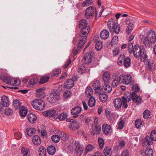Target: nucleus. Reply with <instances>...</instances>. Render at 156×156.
<instances>
[{
  "instance_id": "obj_14",
  "label": "nucleus",
  "mask_w": 156,
  "mask_h": 156,
  "mask_svg": "<svg viewBox=\"0 0 156 156\" xmlns=\"http://www.w3.org/2000/svg\"><path fill=\"white\" fill-rule=\"evenodd\" d=\"M102 129L104 133L107 135H109L112 132L111 126L107 124H104L102 126Z\"/></svg>"
},
{
  "instance_id": "obj_46",
  "label": "nucleus",
  "mask_w": 156,
  "mask_h": 156,
  "mask_svg": "<svg viewBox=\"0 0 156 156\" xmlns=\"http://www.w3.org/2000/svg\"><path fill=\"white\" fill-rule=\"evenodd\" d=\"M102 47V43L99 41H98L96 43L95 48L97 50H101Z\"/></svg>"
},
{
  "instance_id": "obj_40",
  "label": "nucleus",
  "mask_w": 156,
  "mask_h": 156,
  "mask_svg": "<svg viewBox=\"0 0 156 156\" xmlns=\"http://www.w3.org/2000/svg\"><path fill=\"white\" fill-rule=\"evenodd\" d=\"M145 153L147 156H153V150L149 147H147L145 149Z\"/></svg>"
},
{
  "instance_id": "obj_23",
  "label": "nucleus",
  "mask_w": 156,
  "mask_h": 156,
  "mask_svg": "<svg viewBox=\"0 0 156 156\" xmlns=\"http://www.w3.org/2000/svg\"><path fill=\"white\" fill-rule=\"evenodd\" d=\"M27 118L29 121L31 123H34L37 119L36 115L32 113L28 115Z\"/></svg>"
},
{
  "instance_id": "obj_64",
  "label": "nucleus",
  "mask_w": 156,
  "mask_h": 156,
  "mask_svg": "<svg viewBox=\"0 0 156 156\" xmlns=\"http://www.w3.org/2000/svg\"><path fill=\"white\" fill-rule=\"evenodd\" d=\"M1 78L5 82L8 83L9 77L3 75L1 77Z\"/></svg>"
},
{
  "instance_id": "obj_41",
  "label": "nucleus",
  "mask_w": 156,
  "mask_h": 156,
  "mask_svg": "<svg viewBox=\"0 0 156 156\" xmlns=\"http://www.w3.org/2000/svg\"><path fill=\"white\" fill-rule=\"evenodd\" d=\"M99 98L100 100L102 102H105L107 100L108 96L107 95L105 94H100L99 96Z\"/></svg>"
},
{
  "instance_id": "obj_4",
  "label": "nucleus",
  "mask_w": 156,
  "mask_h": 156,
  "mask_svg": "<svg viewBox=\"0 0 156 156\" xmlns=\"http://www.w3.org/2000/svg\"><path fill=\"white\" fill-rule=\"evenodd\" d=\"M95 12L96 15H97L96 9L94 6H90L86 10L85 16L87 19L92 18Z\"/></svg>"
},
{
  "instance_id": "obj_56",
  "label": "nucleus",
  "mask_w": 156,
  "mask_h": 156,
  "mask_svg": "<svg viewBox=\"0 0 156 156\" xmlns=\"http://www.w3.org/2000/svg\"><path fill=\"white\" fill-rule=\"evenodd\" d=\"M75 150L78 153H80L81 154L83 151V149L81 145H79V146H76V147L75 148Z\"/></svg>"
},
{
  "instance_id": "obj_13",
  "label": "nucleus",
  "mask_w": 156,
  "mask_h": 156,
  "mask_svg": "<svg viewBox=\"0 0 156 156\" xmlns=\"http://www.w3.org/2000/svg\"><path fill=\"white\" fill-rule=\"evenodd\" d=\"M101 131V127L99 125L93 126L90 129V132L93 136H94L95 134H99Z\"/></svg>"
},
{
  "instance_id": "obj_33",
  "label": "nucleus",
  "mask_w": 156,
  "mask_h": 156,
  "mask_svg": "<svg viewBox=\"0 0 156 156\" xmlns=\"http://www.w3.org/2000/svg\"><path fill=\"white\" fill-rule=\"evenodd\" d=\"M21 102L18 100L15 99L13 101V106L15 108V109H20L22 106H21Z\"/></svg>"
},
{
  "instance_id": "obj_48",
  "label": "nucleus",
  "mask_w": 156,
  "mask_h": 156,
  "mask_svg": "<svg viewBox=\"0 0 156 156\" xmlns=\"http://www.w3.org/2000/svg\"><path fill=\"white\" fill-rule=\"evenodd\" d=\"M52 140L55 143L59 142L60 139V137L57 135H53L51 137Z\"/></svg>"
},
{
  "instance_id": "obj_36",
  "label": "nucleus",
  "mask_w": 156,
  "mask_h": 156,
  "mask_svg": "<svg viewBox=\"0 0 156 156\" xmlns=\"http://www.w3.org/2000/svg\"><path fill=\"white\" fill-rule=\"evenodd\" d=\"M122 105L123 107L125 108H126L128 107L127 102H129L128 101L127 97V98H126L125 97L123 96L122 97Z\"/></svg>"
},
{
  "instance_id": "obj_15",
  "label": "nucleus",
  "mask_w": 156,
  "mask_h": 156,
  "mask_svg": "<svg viewBox=\"0 0 156 156\" xmlns=\"http://www.w3.org/2000/svg\"><path fill=\"white\" fill-rule=\"evenodd\" d=\"M81 111V108L79 106L75 107L73 108L71 111V114L73 115L74 118H76L78 116L77 114L79 113Z\"/></svg>"
},
{
  "instance_id": "obj_49",
  "label": "nucleus",
  "mask_w": 156,
  "mask_h": 156,
  "mask_svg": "<svg viewBox=\"0 0 156 156\" xmlns=\"http://www.w3.org/2000/svg\"><path fill=\"white\" fill-rule=\"evenodd\" d=\"M142 121L140 119H136L135 122V125L136 127L139 128L140 127V125H142Z\"/></svg>"
},
{
  "instance_id": "obj_32",
  "label": "nucleus",
  "mask_w": 156,
  "mask_h": 156,
  "mask_svg": "<svg viewBox=\"0 0 156 156\" xmlns=\"http://www.w3.org/2000/svg\"><path fill=\"white\" fill-rule=\"evenodd\" d=\"M110 147H105L103 151L104 153L105 156H111L112 152L111 151Z\"/></svg>"
},
{
  "instance_id": "obj_30",
  "label": "nucleus",
  "mask_w": 156,
  "mask_h": 156,
  "mask_svg": "<svg viewBox=\"0 0 156 156\" xmlns=\"http://www.w3.org/2000/svg\"><path fill=\"white\" fill-rule=\"evenodd\" d=\"M26 131L27 135L30 136H31L35 133L36 130L33 128H29L26 129Z\"/></svg>"
},
{
  "instance_id": "obj_61",
  "label": "nucleus",
  "mask_w": 156,
  "mask_h": 156,
  "mask_svg": "<svg viewBox=\"0 0 156 156\" xmlns=\"http://www.w3.org/2000/svg\"><path fill=\"white\" fill-rule=\"evenodd\" d=\"M77 123L76 124L75 123H71L69 124V128L71 129L72 130L74 129V128L76 127L77 126Z\"/></svg>"
},
{
  "instance_id": "obj_29",
  "label": "nucleus",
  "mask_w": 156,
  "mask_h": 156,
  "mask_svg": "<svg viewBox=\"0 0 156 156\" xmlns=\"http://www.w3.org/2000/svg\"><path fill=\"white\" fill-rule=\"evenodd\" d=\"M47 151L49 154L53 155L56 151L55 147L53 146H50L47 148Z\"/></svg>"
},
{
  "instance_id": "obj_20",
  "label": "nucleus",
  "mask_w": 156,
  "mask_h": 156,
  "mask_svg": "<svg viewBox=\"0 0 156 156\" xmlns=\"http://www.w3.org/2000/svg\"><path fill=\"white\" fill-rule=\"evenodd\" d=\"M103 79L105 84L109 83L110 81V75L108 72H105L103 75Z\"/></svg>"
},
{
  "instance_id": "obj_28",
  "label": "nucleus",
  "mask_w": 156,
  "mask_h": 156,
  "mask_svg": "<svg viewBox=\"0 0 156 156\" xmlns=\"http://www.w3.org/2000/svg\"><path fill=\"white\" fill-rule=\"evenodd\" d=\"M140 56L141 57L140 59L141 61L145 62L148 61L147 55L146 53L144 51H143V52L140 55Z\"/></svg>"
},
{
  "instance_id": "obj_37",
  "label": "nucleus",
  "mask_w": 156,
  "mask_h": 156,
  "mask_svg": "<svg viewBox=\"0 0 156 156\" xmlns=\"http://www.w3.org/2000/svg\"><path fill=\"white\" fill-rule=\"evenodd\" d=\"M46 150L43 147H40L39 149L40 156H46Z\"/></svg>"
},
{
  "instance_id": "obj_50",
  "label": "nucleus",
  "mask_w": 156,
  "mask_h": 156,
  "mask_svg": "<svg viewBox=\"0 0 156 156\" xmlns=\"http://www.w3.org/2000/svg\"><path fill=\"white\" fill-rule=\"evenodd\" d=\"M61 137V139L64 141H66L67 140L68 138V136L67 134L64 133H61L60 134Z\"/></svg>"
},
{
  "instance_id": "obj_8",
  "label": "nucleus",
  "mask_w": 156,
  "mask_h": 156,
  "mask_svg": "<svg viewBox=\"0 0 156 156\" xmlns=\"http://www.w3.org/2000/svg\"><path fill=\"white\" fill-rule=\"evenodd\" d=\"M59 94L58 93L53 92L50 93L49 96L47 98L48 101L51 103H55L56 101L59 99Z\"/></svg>"
},
{
  "instance_id": "obj_42",
  "label": "nucleus",
  "mask_w": 156,
  "mask_h": 156,
  "mask_svg": "<svg viewBox=\"0 0 156 156\" xmlns=\"http://www.w3.org/2000/svg\"><path fill=\"white\" fill-rule=\"evenodd\" d=\"M95 98L93 97L90 98L89 100L88 103L89 106L92 107L95 105Z\"/></svg>"
},
{
  "instance_id": "obj_11",
  "label": "nucleus",
  "mask_w": 156,
  "mask_h": 156,
  "mask_svg": "<svg viewBox=\"0 0 156 156\" xmlns=\"http://www.w3.org/2000/svg\"><path fill=\"white\" fill-rule=\"evenodd\" d=\"M94 55V52L93 51H90L85 54L83 57V62L86 64H89L91 62Z\"/></svg>"
},
{
  "instance_id": "obj_5",
  "label": "nucleus",
  "mask_w": 156,
  "mask_h": 156,
  "mask_svg": "<svg viewBox=\"0 0 156 156\" xmlns=\"http://www.w3.org/2000/svg\"><path fill=\"white\" fill-rule=\"evenodd\" d=\"M87 21L85 20H82L80 21L79 27L80 29L81 30L80 35H82L81 33L83 32L85 33V34L87 32H89L90 27L89 26H87Z\"/></svg>"
},
{
  "instance_id": "obj_43",
  "label": "nucleus",
  "mask_w": 156,
  "mask_h": 156,
  "mask_svg": "<svg viewBox=\"0 0 156 156\" xmlns=\"http://www.w3.org/2000/svg\"><path fill=\"white\" fill-rule=\"evenodd\" d=\"M133 25L129 23L126 29V31L128 34H130L133 29Z\"/></svg>"
},
{
  "instance_id": "obj_6",
  "label": "nucleus",
  "mask_w": 156,
  "mask_h": 156,
  "mask_svg": "<svg viewBox=\"0 0 156 156\" xmlns=\"http://www.w3.org/2000/svg\"><path fill=\"white\" fill-rule=\"evenodd\" d=\"M81 32V30L80 31L79 34V36L80 37H79V42L78 44V48H81L82 46L84 45L87 41V35L88 34L89 32H87L85 34V33L83 32L81 33L82 35L80 34V33Z\"/></svg>"
},
{
  "instance_id": "obj_58",
  "label": "nucleus",
  "mask_w": 156,
  "mask_h": 156,
  "mask_svg": "<svg viewBox=\"0 0 156 156\" xmlns=\"http://www.w3.org/2000/svg\"><path fill=\"white\" fill-rule=\"evenodd\" d=\"M128 51L130 54L132 53V51L133 49V45L131 43L129 44L128 45Z\"/></svg>"
},
{
  "instance_id": "obj_63",
  "label": "nucleus",
  "mask_w": 156,
  "mask_h": 156,
  "mask_svg": "<svg viewBox=\"0 0 156 156\" xmlns=\"http://www.w3.org/2000/svg\"><path fill=\"white\" fill-rule=\"evenodd\" d=\"M98 143L99 146L101 148H102L104 145V140H103L101 138H98Z\"/></svg>"
},
{
  "instance_id": "obj_51",
  "label": "nucleus",
  "mask_w": 156,
  "mask_h": 156,
  "mask_svg": "<svg viewBox=\"0 0 156 156\" xmlns=\"http://www.w3.org/2000/svg\"><path fill=\"white\" fill-rule=\"evenodd\" d=\"M150 138L152 140L155 141L156 138V131L154 130L152 131L150 134Z\"/></svg>"
},
{
  "instance_id": "obj_31",
  "label": "nucleus",
  "mask_w": 156,
  "mask_h": 156,
  "mask_svg": "<svg viewBox=\"0 0 156 156\" xmlns=\"http://www.w3.org/2000/svg\"><path fill=\"white\" fill-rule=\"evenodd\" d=\"M20 115L23 117L25 116L27 113V110L25 108L24 106H22L20 109Z\"/></svg>"
},
{
  "instance_id": "obj_26",
  "label": "nucleus",
  "mask_w": 156,
  "mask_h": 156,
  "mask_svg": "<svg viewBox=\"0 0 156 156\" xmlns=\"http://www.w3.org/2000/svg\"><path fill=\"white\" fill-rule=\"evenodd\" d=\"M86 95L87 97H92V95L93 94V91L92 88L90 87H87L86 90Z\"/></svg>"
},
{
  "instance_id": "obj_18",
  "label": "nucleus",
  "mask_w": 156,
  "mask_h": 156,
  "mask_svg": "<svg viewBox=\"0 0 156 156\" xmlns=\"http://www.w3.org/2000/svg\"><path fill=\"white\" fill-rule=\"evenodd\" d=\"M2 103L4 107H7L9 105V98L6 96H3L2 97Z\"/></svg>"
},
{
  "instance_id": "obj_55",
  "label": "nucleus",
  "mask_w": 156,
  "mask_h": 156,
  "mask_svg": "<svg viewBox=\"0 0 156 156\" xmlns=\"http://www.w3.org/2000/svg\"><path fill=\"white\" fill-rule=\"evenodd\" d=\"M81 48H78L77 47V49H76L75 48H74L73 49V51L71 55L73 57L77 53L78 51H79Z\"/></svg>"
},
{
  "instance_id": "obj_57",
  "label": "nucleus",
  "mask_w": 156,
  "mask_h": 156,
  "mask_svg": "<svg viewBox=\"0 0 156 156\" xmlns=\"http://www.w3.org/2000/svg\"><path fill=\"white\" fill-rule=\"evenodd\" d=\"M132 89L133 92H137L140 90V87L137 85H133L132 87Z\"/></svg>"
},
{
  "instance_id": "obj_16",
  "label": "nucleus",
  "mask_w": 156,
  "mask_h": 156,
  "mask_svg": "<svg viewBox=\"0 0 156 156\" xmlns=\"http://www.w3.org/2000/svg\"><path fill=\"white\" fill-rule=\"evenodd\" d=\"M74 84V81L72 79L67 80L64 83V87L67 89L72 87Z\"/></svg>"
},
{
  "instance_id": "obj_17",
  "label": "nucleus",
  "mask_w": 156,
  "mask_h": 156,
  "mask_svg": "<svg viewBox=\"0 0 156 156\" xmlns=\"http://www.w3.org/2000/svg\"><path fill=\"white\" fill-rule=\"evenodd\" d=\"M56 111L54 110H47L43 112L44 115L49 117H53L55 115Z\"/></svg>"
},
{
  "instance_id": "obj_19",
  "label": "nucleus",
  "mask_w": 156,
  "mask_h": 156,
  "mask_svg": "<svg viewBox=\"0 0 156 156\" xmlns=\"http://www.w3.org/2000/svg\"><path fill=\"white\" fill-rule=\"evenodd\" d=\"M41 139L38 136L36 135L33 137L32 142L34 145H39L41 144Z\"/></svg>"
},
{
  "instance_id": "obj_22",
  "label": "nucleus",
  "mask_w": 156,
  "mask_h": 156,
  "mask_svg": "<svg viewBox=\"0 0 156 156\" xmlns=\"http://www.w3.org/2000/svg\"><path fill=\"white\" fill-rule=\"evenodd\" d=\"M122 99L120 98H117L114 101V106L116 108H120L122 105Z\"/></svg>"
},
{
  "instance_id": "obj_34",
  "label": "nucleus",
  "mask_w": 156,
  "mask_h": 156,
  "mask_svg": "<svg viewBox=\"0 0 156 156\" xmlns=\"http://www.w3.org/2000/svg\"><path fill=\"white\" fill-rule=\"evenodd\" d=\"M87 69L85 65L79 66L78 68V72L80 73V74L85 73L86 72Z\"/></svg>"
},
{
  "instance_id": "obj_7",
  "label": "nucleus",
  "mask_w": 156,
  "mask_h": 156,
  "mask_svg": "<svg viewBox=\"0 0 156 156\" xmlns=\"http://www.w3.org/2000/svg\"><path fill=\"white\" fill-rule=\"evenodd\" d=\"M128 101H130L132 99L134 102L140 104L142 103V99L140 96H137L136 93L133 92L132 94H130L129 95L127 96Z\"/></svg>"
},
{
  "instance_id": "obj_12",
  "label": "nucleus",
  "mask_w": 156,
  "mask_h": 156,
  "mask_svg": "<svg viewBox=\"0 0 156 156\" xmlns=\"http://www.w3.org/2000/svg\"><path fill=\"white\" fill-rule=\"evenodd\" d=\"M92 87L96 93H100L101 90V83L98 80L94 82L92 84Z\"/></svg>"
},
{
  "instance_id": "obj_59",
  "label": "nucleus",
  "mask_w": 156,
  "mask_h": 156,
  "mask_svg": "<svg viewBox=\"0 0 156 156\" xmlns=\"http://www.w3.org/2000/svg\"><path fill=\"white\" fill-rule=\"evenodd\" d=\"M125 143L124 141H119L118 143V147L122 149L125 146Z\"/></svg>"
},
{
  "instance_id": "obj_38",
  "label": "nucleus",
  "mask_w": 156,
  "mask_h": 156,
  "mask_svg": "<svg viewBox=\"0 0 156 156\" xmlns=\"http://www.w3.org/2000/svg\"><path fill=\"white\" fill-rule=\"evenodd\" d=\"M119 77V78H115L113 80L112 83V87H115L119 84V83H121V81L120 80Z\"/></svg>"
},
{
  "instance_id": "obj_24",
  "label": "nucleus",
  "mask_w": 156,
  "mask_h": 156,
  "mask_svg": "<svg viewBox=\"0 0 156 156\" xmlns=\"http://www.w3.org/2000/svg\"><path fill=\"white\" fill-rule=\"evenodd\" d=\"M21 153L23 156H30V150L24 147L21 149Z\"/></svg>"
},
{
  "instance_id": "obj_54",
  "label": "nucleus",
  "mask_w": 156,
  "mask_h": 156,
  "mask_svg": "<svg viewBox=\"0 0 156 156\" xmlns=\"http://www.w3.org/2000/svg\"><path fill=\"white\" fill-rule=\"evenodd\" d=\"M38 80L36 78H34L33 79L30 80L28 82V83L31 85H34L37 82Z\"/></svg>"
},
{
  "instance_id": "obj_52",
  "label": "nucleus",
  "mask_w": 156,
  "mask_h": 156,
  "mask_svg": "<svg viewBox=\"0 0 156 156\" xmlns=\"http://www.w3.org/2000/svg\"><path fill=\"white\" fill-rule=\"evenodd\" d=\"M125 55L123 54H121L119 58L118 63L119 65H121L122 63V61L124 60Z\"/></svg>"
},
{
  "instance_id": "obj_39",
  "label": "nucleus",
  "mask_w": 156,
  "mask_h": 156,
  "mask_svg": "<svg viewBox=\"0 0 156 156\" xmlns=\"http://www.w3.org/2000/svg\"><path fill=\"white\" fill-rule=\"evenodd\" d=\"M68 116L67 113L65 112H62L58 116L57 118L59 120L62 121L66 119Z\"/></svg>"
},
{
  "instance_id": "obj_47",
  "label": "nucleus",
  "mask_w": 156,
  "mask_h": 156,
  "mask_svg": "<svg viewBox=\"0 0 156 156\" xmlns=\"http://www.w3.org/2000/svg\"><path fill=\"white\" fill-rule=\"evenodd\" d=\"M151 112L148 110H146L144 111L143 113V116L144 118L147 119L150 115Z\"/></svg>"
},
{
  "instance_id": "obj_45",
  "label": "nucleus",
  "mask_w": 156,
  "mask_h": 156,
  "mask_svg": "<svg viewBox=\"0 0 156 156\" xmlns=\"http://www.w3.org/2000/svg\"><path fill=\"white\" fill-rule=\"evenodd\" d=\"M49 78L50 77L48 76H43L41 78L39 83L41 84L45 83L48 80Z\"/></svg>"
},
{
  "instance_id": "obj_27",
  "label": "nucleus",
  "mask_w": 156,
  "mask_h": 156,
  "mask_svg": "<svg viewBox=\"0 0 156 156\" xmlns=\"http://www.w3.org/2000/svg\"><path fill=\"white\" fill-rule=\"evenodd\" d=\"M153 140H152L148 136H146L145 137L144 140L143 144V145H144V144H145L146 143H147V144L148 145H151L153 144Z\"/></svg>"
},
{
  "instance_id": "obj_21",
  "label": "nucleus",
  "mask_w": 156,
  "mask_h": 156,
  "mask_svg": "<svg viewBox=\"0 0 156 156\" xmlns=\"http://www.w3.org/2000/svg\"><path fill=\"white\" fill-rule=\"evenodd\" d=\"M109 35V33L108 31L105 30H102L100 33V36L101 37L105 40L107 39Z\"/></svg>"
},
{
  "instance_id": "obj_1",
  "label": "nucleus",
  "mask_w": 156,
  "mask_h": 156,
  "mask_svg": "<svg viewBox=\"0 0 156 156\" xmlns=\"http://www.w3.org/2000/svg\"><path fill=\"white\" fill-rule=\"evenodd\" d=\"M141 40L146 48H149L152 43L156 41V36L154 32L152 30H150L147 33L146 37L144 38H141Z\"/></svg>"
},
{
  "instance_id": "obj_62",
  "label": "nucleus",
  "mask_w": 156,
  "mask_h": 156,
  "mask_svg": "<svg viewBox=\"0 0 156 156\" xmlns=\"http://www.w3.org/2000/svg\"><path fill=\"white\" fill-rule=\"evenodd\" d=\"M5 113L7 115H10L12 114V110L10 108H7L5 110Z\"/></svg>"
},
{
  "instance_id": "obj_53",
  "label": "nucleus",
  "mask_w": 156,
  "mask_h": 156,
  "mask_svg": "<svg viewBox=\"0 0 156 156\" xmlns=\"http://www.w3.org/2000/svg\"><path fill=\"white\" fill-rule=\"evenodd\" d=\"M118 41V37L117 36H115L114 37L111 41V44L112 45L116 44Z\"/></svg>"
},
{
  "instance_id": "obj_3",
  "label": "nucleus",
  "mask_w": 156,
  "mask_h": 156,
  "mask_svg": "<svg viewBox=\"0 0 156 156\" xmlns=\"http://www.w3.org/2000/svg\"><path fill=\"white\" fill-rule=\"evenodd\" d=\"M31 105L34 108L39 110H43L45 107L44 102L41 99H35L31 102Z\"/></svg>"
},
{
  "instance_id": "obj_25",
  "label": "nucleus",
  "mask_w": 156,
  "mask_h": 156,
  "mask_svg": "<svg viewBox=\"0 0 156 156\" xmlns=\"http://www.w3.org/2000/svg\"><path fill=\"white\" fill-rule=\"evenodd\" d=\"M105 84V85L103 87L101 88V90L103 91L105 93H109L112 90L111 87L109 85L106 84Z\"/></svg>"
},
{
  "instance_id": "obj_44",
  "label": "nucleus",
  "mask_w": 156,
  "mask_h": 156,
  "mask_svg": "<svg viewBox=\"0 0 156 156\" xmlns=\"http://www.w3.org/2000/svg\"><path fill=\"white\" fill-rule=\"evenodd\" d=\"M93 4L92 0H86L82 4L83 7H85L92 5Z\"/></svg>"
},
{
  "instance_id": "obj_2",
  "label": "nucleus",
  "mask_w": 156,
  "mask_h": 156,
  "mask_svg": "<svg viewBox=\"0 0 156 156\" xmlns=\"http://www.w3.org/2000/svg\"><path fill=\"white\" fill-rule=\"evenodd\" d=\"M107 26L110 32L118 34L120 31V27L118 23L115 22L114 19H110L108 22Z\"/></svg>"
},
{
  "instance_id": "obj_9",
  "label": "nucleus",
  "mask_w": 156,
  "mask_h": 156,
  "mask_svg": "<svg viewBox=\"0 0 156 156\" xmlns=\"http://www.w3.org/2000/svg\"><path fill=\"white\" fill-rule=\"evenodd\" d=\"M120 80L121 83H125L128 84L132 82V77L130 75H121L119 76Z\"/></svg>"
},
{
  "instance_id": "obj_60",
  "label": "nucleus",
  "mask_w": 156,
  "mask_h": 156,
  "mask_svg": "<svg viewBox=\"0 0 156 156\" xmlns=\"http://www.w3.org/2000/svg\"><path fill=\"white\" fill-rule=\"evenodd\" d=\"M93 148V146L90 144H89L86 147L85 150L86 153H88L92 150Z\"/></svg>"
},
{
  "instance_id": "obj_35",
  "label": "nucleus",
  "mask_w": 156,
  "mask_h": 156,
  "mask_svg": "<svg viewBox=\"0 0 156 156\" xmlns=\"http://www.w3.org/2000/svg\"><path fill=\"white\" fill-rule=\"evenodd\" d=\"M131 60L130 58L127 57L126 58H125L124 60V65L126 68H128L131 65Z\"/></svg>"
},
{
  "instance_id": "obj_10",
  "label": "nucleus",
  "mask_w": 156,
  "mask_h": 156,
  "mask_svg": "<svg viewBox=\"0 0 156 156\" xmlns=\"http://www.w3.org/2000/svg\"><path fill=\"white\" fill-rule=\"evenodd\" d=\"M144 51L143 48H141L138 45H136L133 48V49L132 51L134 57L136 58H139L140 55Z\"/></svg>"
}]
</instances>
